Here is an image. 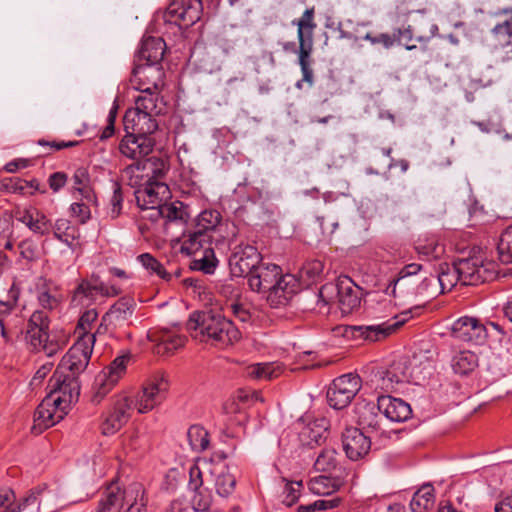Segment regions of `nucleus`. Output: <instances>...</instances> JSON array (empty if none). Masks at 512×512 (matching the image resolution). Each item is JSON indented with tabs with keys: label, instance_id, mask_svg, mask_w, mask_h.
Here are the masks:
<instances>
[{
	"label": "nucleus",
	"instance_id": "nucleus-3",
	"mask_svg": "<svg viewBox=\"0 0 512 512\" xmlns=\"http://www.w3.org/2000/svg\"><path fill=\"white\" fill-rule=\"evenodd\" d=\"M211 482L218 496L227 498L236 485V479L223 461L198 459L189 467V489L200 488Z\"/></svg>",
	"mask_w": 512,
	"mask_h": 512
},
{
	"label": "nucleus",
	"instance_id": "nucleus-38",
	"mask_svg": "<svg viewBox=\"0 0 512 512\" xmlns=\"http://www.w3.org/2000/svg\"><path fill=\"white\" fill-rule=\"evenodd\" d=\"M378 411V403H365L358 405L356 408L358 424L363 428L372 430L380 429L381 418L378 414Z\"/></svg>",
	"mask_w": 512,
	"mask_h": 512
},
{
	"label": "nucleus",
	"instance_id": "nucleus-34",
	"mask_svg": "<svg viewBox=\"0 0 512 512\" xmlns=\"http://www.w3.org/2000/svg\"><path fill=\"white\" fill-rule=\"evenodd\" d=\"M400 322L392 324L380 323L374 325H358L352 327L354 336L362 337L369 341H379L393 333L399 326Z\"/></svg>",
	"mask_w": 512,
	"mask_h": 512
},
{
	"label": "nucleus",
	"instance_id": "nucleus-25",
	"mask_svg": "<svg viewBox=\"0 0 512 512\" xmlns=\"http://www.w3.org/2000/svg\"><path fill=\"white\" fill-rule=\"evenodd\" d=\"M377 402L379 412L391 422H404L411 417L410 405L400 398L382 395Z\"/></svg>",
	"mask_w": 512,
	"mask_h": 512
},
{
	"label": "nucleus",
	"instance_id": "nucleus-42",
	"mask_svg": "<svg viewBox=\"0 0 512 512\" xmlns=\"http://www.w3.org/2000/svg\"><path fill=\"white\" fill-rule=\"evenodd\" d=\"M156 213L165 219L169 225L173 223L184 224L188 219V213L181 202H165L156 210Z\"/></svg>",
	"mask_w": 512,
	"mask_h": 512
},
{
	"label": "nucleus",
	"instance_id": "nucleus-58",
	"mask_svg": "<svg viewBox=\"0 0 512 512\" xmlns=\"http://www.w3.org/2000/svg\"><path fill=\"white\" fill-rule=\"evenodd\" d=\"M497 250L503 263H512V225L502 233Z\"/></svg>",
	"mask_w": 512,
	"mask_h": 512
},
{
	"label": "nucleus",
	"instance_id": "nucleus-31",
	"mask_svg": "<svg viewBox=\"0 0 512 512\" xmlns=\"http://www.w3.org/2000/svg\"><path fill=\"white\" fill-rule=\"evenodd\" d=\"M496 16H508L507 19L497 23L491 29L495 43L501 48H508L512 44V7L499 9Z\"/></svg>",
	"mask_w": 512,
	"mask_h": 512
},
{
	"label": "nucleus",
	"instance_id": "nucleus-4",
	"mask_svg": "<svg viewBox=\"0 0 512 512\" xmlns=\"http://www.w3.org/2000/svg\"><path fill=\"white\" fill-rule=\"evenodd\" d=\"M392 292L401 295H413L422 298H433L440 294L436 277L423 272L418 263L405 265L392 282Z\"/></svg>",
	"mask_w": 512,
	"mask_h": 512
},
{
	"label": "nucleus",
	"instance_id": "nucleus-23",
	"mask_svg": "<svg viewBox=\"0 0 512 512\" xmlns=\"http://www.w3.org/2000/svg\"><path fill=\"white\" fill-rule=\"evenodd\" d=\"M48 330L49 319L47 313L37 310L30 316L25 339L34 350L40 351L41 346L47 340Z\"/></svg>",
	"mask_w": 512,
	"mask_h": 512
},
{
	"label": "nucleus",
	"instance_id": "nucleus-37",
	"mask_svg": "<svg viewBox=\"0 0 512 512\" xmlns=\"http://www.w3.org/2000/svg\"><path fill=\"white\" fill-rule=\"evenodd\" d=\"M283 371V365L279 362L255 363L246 368L247 376L255 380H272L279 377Z\"/></svg>",
	"mask_w": 512,
	"mask_h": 512
},
{
	"label": "nucleus",
	"instance_id": "nucleus-2",
	"mask_svg": "<svg viewBox=\"0 0 512 512\" xmlns=\"http://www.w3.org/2000/svg\"><path fill=\"white\" fill-rule=\"evenodd\" d=\"M187 329L195 339L220 347L232 345L241 337L239 329L231 320L211 311L193 312L187 322Z\"/></svg>",
	"mask_w": 512,
	"mask_h": 512
},
{
	"label": "nucleus",
	"instance_id": "nucleus-9",
	"mask_svg": "<svg viewBox=\"0 0 512 512\" xmlns=\"http://www.w3.org/2000/svg\"><path fill=\"white\" fill-rule=\"evenodd\" d=\"M168 387V381L163 376L151 377L132 400L133 405L141 414L152 411L165 400Z\"/></svg>",
	"mask_w": 512,
	"mask_h": 512
},
{
	"label": "nucleus",
	"instance_id": "nucleus-35",
	"mask_svg": "<svg viewBox=\"0 0 512 512\" xmlns=\"http://www.w3.org/2000/svg\"><path fill=\"white\" fill-rule=\"evenodd\" d=\"M327 421L324 418L315 419L305 425L299 433L303 444L312 446L322 443L327 437Z\"/></svg>",
	"mask_w": 512,
	"mask_h": 512
},
{
	"label": "nucleus",
	"instance_id": "nucleus-55",
	"mask_svg": "<svg viewBox=\"0 0 512 512\" xmlns=\"http://www.w3.org/2000/svg\"><path fill=\"white\" fill-rule=\"evenodd\" d=\"M282 494L281 501L286 506H292L296 503L301 495V491L303 488L301 481H288L287 479H282Z\"/></svg>",
	"mask_w": 512,
	"mask_h": 512
},
{
	"label": "nucleus",
	"instance_id": "nucleus-16",
	"mask_svg": "<svg viewBox=\"0 0 512 512\" xmlns=\"http://www.w3.org/2000/svg\"><path fill=\"white\" fill-rule=\"evenodd\" d=\"M261 264V255L252 245H238L229 259L231 274L248 277Z\"/></svg>",
	"mask_w": 512,
	"mask_h": 512
},
{
	"label": "nucleus",
	"instance_id": "nucleus-49",
	"mask_svg": "<svg viewBox=\"0 0 512 512\" xmlns=\"http://www.w3.org/2000/svg\"><path fill=\"white\" fill-rule=\"evenodd\" d=\"M138 262L151 276H156L165 281L171 279V274L166 271L164 266L151 254L143 253L137 257Z\"/></svg>",
	"mask_w": 512,
	"mask_h": 512
},
{
	"label": "nucleus",
	"instance_id": "nucleus-40",
	"mask_svg": "<svg viewBox=\"0 0 512 512\" xmlns=\"http://www.w3.org/2000/svg\"><path fill=\"white\" fill-rule=\"evenodd\" d=\"M314 13L313 7L308 8L299 19L293 20L292 24L297 26L298 41L313 42L314 30L317 26L314 20Z\"/></svg>",
	"mask_w": 512,
	"mask_h": 512
},
{
	"label": "nucleus",
	"instance_id": "nucleus-48",
	"mask_svg": "<svg viewBox=\"0 0 512 512\" xmlns=\"http://www.w3.org/2000/svg\"><path fill=\"white\" fill-rule=\"evenodd\" d=\"M415 249L422 258L428 261L440 258L445 252L444 246L434 238L419 239Z\"/></svg>",
	"mask_w": 512,
	"mask_h": 512
},
{
	"label": "nucleus",
	"instance_id": "nucleus-59",
	"mask_svg": "<svg viewBox=\"0 0 512 512\" xmlns=\"http://www.w3.org/2000/svg\"><path fill=\"white\" fill-rule=\"evenodd\" d=\"M113 194L109 201V209H108V215L115 219L117 218L122 211V203H123V194L121 190V186L118 182H114L113 186Z\"/></svg>",
	"mask_w": 512,
	"mask_h": 512
},
{
	"label": "nucleus",
	"instance_id": "nucleus-22",
	"mask_svg": "<svg viewBox=\"0 0 512 512\" xmlns=\"http://www.w3.org/2000/svg\"><path fill=\"white\" fill-rule=\"evenodd\" d=\"M282 269L280 266L271 263H261L247 277L248 285L252 291L267 294L273 287L274 281L279 278Z\"/></svg>",
	"mask_w": 512,
	"mask_h": 512
},
{
	"label": "nucleus",
	"instance_id": "nucleus-18",
	"mask_svg": "<svg viewBox=\"0 0 512 512\" xmlns=\"http://www.w3.org/2000/svg\"><path fill=\"white\" fill-rule=\"evenodd\" d=\"M119 143L120 153L131 160L144 161L154 148L155 142L149 136L126 132Z\"/></svg>",
	"mask_w": 512,
	"mask_h": 512
},
{
	"label": "nucleus",
	"instance_id": "nucleus-63",
	"mask_svg": "<svg viewBox=\"0 0 512 512\" xmlns=\"http://www.w3.org/2000/svg\"><path fill=\"white\" fill-rule=\"evenodd\" d=\"M249 399L250 395L248 392L239 390L235 396L225 404V409L228 413H237L243 409L241 405L248 402Z\"/></svg>",
	"mask_w": 512,
	"mask_h": 512
},
{
	"label": "nucleus",
	"instance_id": "nucleus-20",
	"mask_svg": "<svg viewBox=\"0 0 512 512\" xmlns=\"http://www.w3.org/2000/svg\"><path fill=\"white\" fill-rule=\"evenodd\" d=\"M157 116L130 108L126 111L123 119L125 131L150 137L158 129Z\"/></svg>",
	"mask_w": 512,
	"mask_h": 512
},
{
	"label": "nucleus",
	"instance_id": "nucleus-29",
	"mask_svg": "<svg viewBox=\"0 0 512 512\" xmlns=\"http://www.w3.org/2000/svg\"><path fill=\"white\" fill-rule=\"evenodd\" d=\"M126 501V488L122 490L116 482H111L102 492L95 512H120Z\"/></svg>",
	"mask_w": 512,
	"mask_h": 512
},
{
	"label": "nucleus",
	"instance_id": "nucleus-5",
	"mask_svg": "<svg viewBox=\"0 0 512 512\" xmlns=\"http://www.w3.org/2000/svg\"><path fill=\"white\" fill-rule=\"evenodd\" d=\"M15 494L8 489L0 490V512H19L21 505H15ZM62 506L59 491L57 488L49 489L47 486L38 487L32 490L29 495L23 499V508L36 506L41 507L48 512H52L55 506Z\"/></svg>",
	"mask_w": 512,
	"mask_h": 512
},
{
	"label": "nucleus",
	"instance_id": "nucleus-21",
	"mask_svg": "<svg viewBox=\"0 0 512 512\" xmlns=\"http://www.w3.org/2000/svg\"><path fill=\"white\" fill-rule=\"evenodd\" d=\"M342 446L346 456L352 461H357L369 452L371 441L361 430L351 427L342 434Z\"/></svg>",
	"mask_w": 512,
	"mask_h": 512
},
{
	"label": "nucleus",
	"instance_id": "nucleus-12",
	"mask_svg": "<svg viewBox=\"0 0 512 512\" xmlns=\"http://www.w3.org/2000/svg\"><path fill=\"white\" fill-rule=\"evenodd\" d=\"M132 400L125 394L115 397L111 409L105 414L101 423V433L105 436L116 434L130 419Z\"/></svg>",
	"mask_w": 512,
	"mask_h": 512
},
{
	"label": "nucleus",
	"instance_id": "nucleus-1",
	"mask_svg": "<svg viewBox=\"0 0 512 512\" xmlns=\"http://www.w3.org/2000/svg\"><path fill=\"white\" fill-rule=\"evenodd\" d=\"M49 393L38 405L34 413L32 430L36 434L54 426L68 413L71 404L77 401L79 383L73 377L53 374L48 383Z\"/></svg>",
	"mask_w": 512,
	"mask_h": 512
},
{
	"label": "nucleus",
	"instance_id": "nucleus-24",
	"mask_svg": "<svg viewBox=\"0 0 512 512\" xmlns=\"http://www.w3.org/2000/svg\"><path fill=\"white\" fill-rule=\"evenodd\" d=\"M296 281L293 276L282 272L266 294L267 301L272 307L286 305L295 294Z\"/></svg>",
	"mask_w": 512,
	"mask_h": 512
},
{
	"label": "nucleus",
	"instance_id": "nucleus-45",
	"mask_svg": "<svg viewBox=\"0 0 512 512\" xmlns=\"http://www.w3.org/2000/svg\"><path fill=\"white\" fill-rule=\"evenodd\" d=\"M435 277L440 293L450 291L458 282H460L461 278L455 263L451 265L447 263L441 265L440 272Z\"/></svg>",
	"mask_w": 512,
	"mask_h": 512
},
{
	"label": "nucleus",
	"instance_id": "nucleus-8",
	"mask_svg": "<svg viewBox=\"0 0 512 512\" xmlns=\"http://www.w3.org/2000/svg\"><path fill=\"white\" fill-rule=\"evenodd\" d=\"M360 388L361 379L358 375L344 374L333 380L327 391V401L334 409H344L351 403Z\"/></svg>",
	"mask_w": 512,
	"mask_h": 512
},
{
	"label": "nucleus",
	"instance_id": "nucleus-46",
	"mask_svg": "<svg viewBox=\"0 0 512 512\" xmlns=\"http://www.w3.org/2000/svg\"><path fill=\"white\" fill-rule=\"evenodd\" d=\"M298 58L301 72L303 75L302 80L307 82L309 85L313 84V69L311 68V53L313 50L312 41H298Z\"/></svg>",
	"mask_w": 512,
	"mask_h": 512
},
{
	"label": "nucleus",
	"instance_id": "nucleus-7",
	"mask_svg": "<svg viewBox=\"0 0 512 512\" xmlns=\"http://www.w3.org/2000/svg\"><path fill=\"white\" fill-rule=\"evenodd\" d=\"M167 171L168 167L165 161L157 157H151L125 167L121 178L127 185L139 190L150 179L165 177Z\"/></svg>",
	"mask_w": 512,
	"mask_h": 512
},
{
	"label": "nucleus",
	"instance_id": "nucleus-51",
	"mask_svg": "<svg viewBox=\"0 0 512 512\" xmlns=\"http://www.w3.org/2000/svg\"><path fill=\"white\" fill-rule=\"evenodd\" d=\"M337 465L338 453L334 447L323 448L314 462V468L321 472L332 471Z\"/></svg>",
	"mask_w": 512,
	"mask_h": 512
},
{
	"label": "nucleus",
	"instance_id": "nucleus-47",
	"mask_svg": "<svg viewBox=\"0 0 512 512\" xmlns=\"http://www.w3.org/2000/svg\"><path fill=\"white\" fill-rule=\"evenodd\" d=\"M435 502L434 488L427 484L415 492L410 502L414 512H424L433 507Z\"/></svg>",
	"mask_w": 512,
	"mask_h": 512
},
{
	"label": "nucleus",
	"instance_id": "nucleus-64",
	"mask_svg": "<svg viewBox=\"0 0 512 512\" xmlns=\"http://www.w3.org/2000/svg\"><path fill=\"white\" fill-rule=\"evenodd\" d=\"M53 235L57 240H60L63 237L68 236L73 231L77 230L74 226L71 225L70 221L67 219H57L54 224H52Z\"/></svg>",
	"mask_w": 512,
	"mask_h": 512
},
{
	"label": "nucleus",
	"instance_id": "nucleus-50",
	"mask_svg": "<svg viewBox=\"0 0 512 512\" xmlns=\"http://www.w3.org/2000/svg\"><path fill=\"white\" fill-rule=\"evenodd\" d=\"M191 449L197 453L205 451L210 443L208 432L199 425H192L187 431Z\"/></svg>",
	"mask_w": 512,
	"mask_h": 512
},
{
	"label": "nucleus",
	"instance_id": "nucleus-61",
	"mask_svg": "<svg viewBox=\"0 0 512 512\" xmlns=\"http://www.w3.org/2000/svg\"><path fill=\"white\" fill-rule=\"evenodd\" d=\"M133 313V304L128 299L118 300L110 309V316L118 320H126Z\"/></svg>",
	"mask_w": 512,
	"mask_h": 512
},
{
	"label": "nucleus",
	"instance_id": "nucleus-15",
	"mask_svg": "<svg viewBox=\"0 0 512 512\" xmlns=\"http://www.w3.org/2000/svg\"><path fill=\"white\" fill-rule=\"evenodd\" d=\"M452 336L461 342L481 345L485 343L488 333L485 325L476 317L463 316L453 322Z\"/></svg>",
	"mask_w": 512,
	"mask_h": 512
},
{
	"label": "nucleus",
	"instance_id": "nucleus-36",
	"mask_svg": "<svg viewBox=\"0 0 512 512\" xmlns=\"http://www.w3.org/2000/svg\"><path fill=\"white\" fill-rule=\"evenodd\" d=\"M344 485V481L340 477H331L320 475L313 477L308 482L309 490L316 495H331L338 491Z\"/></svg>",
	"mask_w": 512,
	"mask_h": 512
},
{
	"label": "nucleus",
	"instance_id": "nucleus-62",
	"mask_svg": "<svg viewBox=\"0 0 512 512\" xmlns=\"http://www.w3.org/2000/svg\"><path fill=\"white\" fill-rule=\"evenodd\" d=\"M21 258L26 261H34L40 257V251L37 243L32 239L22 240L18 245Z\"/></svg>",
	"mask_w": 512,
	"mask_h": 512
},
{
	"label": "nucleus",
	"instance_id": "nucleus-53",
	"mask_svg": "<svg viewBox=\"0 0 512 512\" xmlns=\"http://www.w3.org/2000/svg\"><path fill=\"white\" fill-rule=\"evenodd\" d=\"M224 309L242 323H249L254 317V311L250 304L241 300L227 302Z\"/></svg>",
	"mask_w": 512,
	"mask_h": 512
},
{
	"label": "nucleus",
	"instance_id": "nucleus-56",
	"mask_svg": "<svg viewBox=\"0 0 512 512\" xmlns=\"http://www.w3.org/2000/svg\"><path fill=\"white\" fill-rule=\"evenodd\" d=\"M194 491V495L191 499L193 508L196 511H206L212 504L213 497L210 492L208 484L203 485L200 488L191 489Z\"/></svg>",
	"mask_w": 512,
	"mask_h": 512
},
{
	"label": "nucleus",
	"instance_id": "nucleus-57",
	"mask_svg": "<svg viewBox=\"0 0 512 512\" xmlns=\"http://www.w3.org/2000/svg\"><path fill=\"white\" fill-rule=\"evenodd\" d=\"M67 344V336L64 333H52L48 334L47 340L43 346H41V350L48 357H51L57 354L60 350H62Z\"/></svg>",
	"mask_w": 512,
	"mask_h": 512
},
{
	"label": "nucleus",
	"instance_id": "nucleus-28",
	"mask_svg": "<svg viewBox=\"0 0 512 512\" xmlns=\"http://www.w3.org/2000/svg\"><path fill=\"white\" fill-rule=\"evenodd\" d=\"M17 219L30 231L41 236L48 234L52 228L51 220L46 214L33 206L19 211Z\"/></svg>",
	"mask_w": 512,
	"mask_h": 512
},
{
	"label": "nucleus",
	"instance_id": "nucleus-19",
	"mask_svg": "<svg viewBox=\"0 0 512 512\" xmlns=\"http://www.w3.org/2000/svg\"><path fill=\"white\" fill-rule=\"evenodd\" d=\"M327 290H336L338 302L343 312H351L360 303V288L354 284L348 276H342L338 279L337 284L326 285L320 290V295Z\"/></svg>",
	"mask_w": 512,
	"mask_h": 512
},
{
	"label": "nucleus",
	"instance_id": "nucleus-41",
	"mask_svg": "<svg viewBox=\"0 0 512 512\" xmlns=\"http://www.w3.org/2000/svg\"><path fill=\"white\" fill-rule=\"evenodd\" d=\"M211 243L210 234L202 233L195 229L183 240L181 252L186 255H196L200 250H205Z\"/></svg>",
	"mask_w": 512,
	"mask_h": 512
},
{
	"label": "nucleus",
	"instance_id": "nucleus-11",
	"mask_svg": "<svg viewBox=\"0 0 512 512\" xmlns=\"http://www.w3.org/2000/svg\"><path fill=\"white\" fill-rule=\"evenodd\" d=\"M201 0H172L163 14L164 21L180 28H188L200 20Z\"/></svg>",
	"mask_w": 512,
	"mask_h": 512
},
{
	"label": "nucleus",
	"instance_id": "nucleus-10",
	"mask_svg": "<svg viewBox=\"0 0 512 512\" xmlns=\"http://www.w3.org/2000/svg\"><path fill=\"white\" fill-rule=\"evenodd\" d=\"M131 361V352L124 350L96 376V397L103 398L120 381Z\"/></svg>",
	"mask_w": 512,
	"mask_h": 512
},
{
	"label": "nucleus",
	"instance_id": "nucleus-32",
	"mask_svg": "<svg viewBox=\"0 0 512 512\" xmlns=\"http://www.w3.org/2000/svg\"><path fill=\"white\" fill-rule=\"evenodd\" d=\"M138 92L139 94L134 97L135 106L132 109L137 111H146L156 115L164 113L166 103L161 96V91Z\"/></svg>",
	"mask_w": 512,
	"mask_h": 512
},
{
	"label": "nucleus",
	"instance_id": "nucleus-33",
	"mask_svg": "<svg viewBox=\"0 0 512 512\" xmlns=\"http://www.w3.org/2000/svg\"><path fill=\"white\" fill-rule=\"evenodd\" d=\"M166 44L160 37H147L142 41L138 58L145 63L160 65L163 59Z\"/></svg>",
	"mask_w": 512,
	"mask_h": 512
},
{
	"label": "nucleus",
	"instance_id": "nucleus-44",
	"mask_svg": "<svg viewBox=\"0 0 512 512\" xmlns=\"http://www.w3.org/2000/svg\"><path fill=\"white\" fill-rule=\"evenodd\" d=\"M73 188L83 200L96 202V195L90 185V177L86 169L79 168L73 175Z\"/></svg>",
	"mask_w": 512,
	"mask_h": 512
},
{
	"label": "nucleus",
	"instance_id": "nucleus-13",
	"mask_svg": "<svg viewBox=\"0 0 512 512\" xmlns=\"http://www.w3.org/2000/svg\"><path fill=\"white\" fill-rule=\"evenodd\" d=\"M164 75L161 65L141 63L133 69L130 82L137 91H162Z\"/></svg>",
	"mask_w": 512,
	"mask_h": 512
},
{
	"label": "nucleus",
	"instance_id": "nucleus-6",
	"mask_svg": "<svg viewBox=\"0 0 512 512\" xmlns=\"http://www.w3.org/2000/svg\"><path fill=\"white\" fill-rule=\"evenodd\" d=\"M94 343V334L86 333L81 335L64 355L54 374H60L63 377L69 378L73 377L78 382L77 376L86 369L92 355Z\"/></svg>",
	"mask_w": 512,
	"mask_h": 512
},
{
	"label": "nucleus",
	"instance_id": "nucleus-54",
	"mask_svg": "<svg viewBox=\"0 0 512 512\" xmlns=\"http://www.w3.org/2000/svg\"><path fill=\"white\" fill-rule=\"evenodd\" d=\"M216 266L217 259L211 246L205 248L199 258L195 257L191 265L194 270L202 271L205 274L213 273Z\"/></svg>",
	"mask_w": 512,
	"mask_h": 512
},
{
	"label": "nucleus",
	"instance_id": "nucleus-14",
	"mask_svg": "<svg viewBox=\"0 0 512 512\" xmlns=\"http://www.w3.org/2000/svg\"><path fill=\"white\" fill-rule=\"evenodd\" d=\"M164 177L150 179L139 190H135V198L141 209L157 210L171 196L168 185L162 181Z\"/></svg>",
	"mask_w": 512,
	"mask_h": 512
},
{
	"label": "nucleus",
	"instance_id": "nucleus-52",
	"mask_svg": "<svg viewBox=\"0 0 512 512\" xmlns=\"http://www.w3.org/2000/svg\"><path fill=\"white\" fill-rule=\"evenodd\" d=\"M221 221V215L216 210H204L196 218L195 229L206 234L214 231Z\"/></svg>",
	"mask_w": 512,
	"mask_h": 512
},
{
	"label": "nucleus",
	"instance_id": "nucleus-60",
	"mask_svg": "<svg viewBox=\"0 0 512 512\" xmlns=\"http://www.w3.org/2000/svg\"><path fill=\"white\" fill-rule=\"evenodd\" d=\"M96 202H88L80 199L79 202H74L70 206V212L73 217H76L80 223L84 224L91 218L90 205Z\"/></svg>",
	"mask_w": 512,
	"mask_h": 512
},
{
	"label": "nucleus",
	"instance_id": "nucleus-17",
	"mask_svg": "<svg viewBox=\"0 0 512 512\" xmlns=\"http://www.w3.org/2000/svg\"><path fill=\"white\" fill-rule=\"evenodd\" d=\"M455 265L463 285H478L494 276V271L490 269V267L493 268V264L485 265L477 258L461 259L455 262Z\"/></svg>",
	"mask_w": 512,
	"mask_h": 512
},
{
	"label": "nucleus",
	"instance_id": "nucleus-43",
	"mask_svg": "<svg viewBox=\"0 0 512 512\" xmlns=\"http://www.w3.org/2000/svg\"><path fill=\"white\" fill-rule=\"evenodd\" d=\"M478 366V357L474 352L464 350L456 353L451 367L456 374L467 375Z\"/></svg>",
	"mask_w": 512,
	"mask_h": 512
},
{
	"label": "nucleus",
	"instance_id": "nucleus-30",
	"mask_svg": "<svg viewBox=\"0 0 512 512\" xmlns=\"http://www.w3.org/2000/svg\"><path fill=\"white\" fill-rule=\"evenodd\" d=\"M155 343L154 353L160 356H168L174 353L185 343V337L170 330H161L151 335Z\"/></svg>",
	"mask_w": 512,
	"mask_h": 512
},
{
	"label": "nucleus",
	"instance_id": "nucleus-26",
	"mask_svg": "<svg viewBox=\"0 0 512 512\" xmlns=\"http://www.w3.org/2000/svg\"><path fill=\"white\" fill-rule=\"evenodd\" d=\"M416 381L417 379L413 376L411 370L406 365V362L397 361L391 364L389 368L383 372L379 386L382 390L393 391L399 384Z\"/></svg>",
	"mask_w": 512,
	"mask_h": 512
},
{
	"label": "nucleus",
	"instance_id": "nucleus-27",
	"mask_svg": "<svg viewBox=\"0 0 512 512\" xmlns=\"http://www.w3.org/2000/svg\"><path fill=\"white\" fill-rule=\"evenodd\" d=\"M120 294V288L111 285L108 286L104 283L92 285L88 281H82L74 292L73 301H78L84 304V299L88 301H96L98 297H114Z\"/></svg>",
	"mask_w": 512,
	"mask_h": 512
},
{
	"label": "nucleus",
	"instance_id": "nucleus-39",
	"mask_svg": "<svg viewBox=\"0 0 512 512\" xmlns=\"http://www.w3.org/2000/svg\"><path fill=\"white\" fill-rule=\"evenodd\" d=\"M144 490L141 484L133 483L126 488V501L123 512H146Z\"/></svg>",
	"mask_w": 512,
	"mask_h": 512
}]
</instances>
